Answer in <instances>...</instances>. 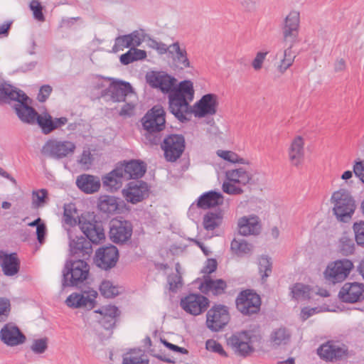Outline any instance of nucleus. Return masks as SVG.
I'll return each mask as SVG.
<instances>
[{
  "label": "nucleus",
  "instance_id": "nucleus-1",
  "mask_svg": "<svg viewBox=\"0 0 364 364\" xmlns=\"http://www.w3.org/2000/svg\"><path fill=\"white\" fill-rule=\"evenodd\" d=\"M166 113L163 107L159 105L154 106L141 118V122L144 129L145 139L151 145H159L161 138L163 137L161 132L166 127Z\"/></svg>",
  "mask_w": 364,
  "mask_h": 364
},
{
  "label": "nucleus",
  "instance_id": "nucleus-2",
  "mask_svg": "<svg viewBox=\"0 0 364 364\" xmlns=\"http://www.w3.org/2000/svg\"><path fill=\"white\" fill-rule=\"evenodd\" d=\"M146 82L151 88L160 91H194V84L190 80L177 83V79L164 71L152 70L147 72Z\"/></svg>",
  "mask_w": 364,
  "mask_h": 364
},
{
  "label": "nucleus",
  "instance_id": "nucleus-3",
  "mask_svg": "<svg viewBox=\"0 0 364 364\" xmlns=\"http://www.w3.org/2000/svg\"><path fill=\"white\" fill-rule=\"evenodd\" d=\"M16 102L14 108L18 117L23 122L33 124L39 115L30 104L32 100L26 92H0V105Z\"/></svg>",
  "mask_w": 364,
  "mask_h": 364
},
{
  "label": "nucleus",
  "instance_id": "nucleus-4",
  "mask_svg": "<svg viewBox=\"0 0 364 364\" xmlns=\"http://www.w3.org/2000/svg\"><path fill=\"white\" fill-rule=\"evenodd\" d=\"M262 339L258 328L245 330L232 335L228 339V344L237 355L247 357L255 351V346L261 344Z\"/></svg>",
  "mask_w": 364,
  "mask_h": 364
},
{
  "label": "nucleus",
  "instance_id": "nucleus-5",
  "mask_svg": "<svg viewBox=\"0 0 364 364\" xmlns=\"http://www.w3.org/2000/svg\"><path fill=\"white\" fill-rule=\"evenodd\" d=\"M62 287H77L84 282L89 276L90 266L86 259L67 260L62 271Z\"/></svg>",
  "mask_w": 364,
  "mask_h": 364
},
{
  "label": "nucleus",
  "instance_id": "nucleus-6",
  "mask_svg": "<svg viewBox=\"0 0 364 364\" xmlns=\"http://www.w3.org/2000/svg\"><path fill=\"white\" fill-rule=\"evenodd\" d=\"M168 94V109L175 117L181 122L184 123L191 120V115L193 114L187 97L193 100L194 92H167Z\"/></svg>",
  "mask_w": 364,
  "mask_h": 364
},
{
  "label": "nucleus",
  "instance_id": "nucleus-7",
  "mask_svg": "<svg viewBox=\"0 0 364 364\" xmlns=\"http://www.w3.org/2000/svg\"><path fill=\"white\" fill-rule=\"evenodd\" d=\"M331 199L335 201L333 213L336 218L341 222H348L355 209V201L350 193L341 189L333 193Z\"/></svg>",
  "mask_w": 364,
  "mask_h": 364
},
{
  "label": "nucleus",
  "instance_id": "nucleus-8",
  "mask_svg": "<svg viewBox=\"0 0 364 364\" xmlns=\"http://www.w3.org/2000/svg\"><path fill=\"white\" fill-rule=\"evenodd\" d=\"M161 149L164 151V159L168 162L176 161L183 154L186 148L185 137L182 134H170L161 138Z\"/></svg>",
  "mask_w": 364,
  "mask_h": 364
},
{
  "label": "nucleus",
  "instance_id": "nucleus-9",
  "mask_svg": "<svg viewBox=\"0 0 364 364\" xmlns=\"http://www.w3.org/2000/svg\"><path fill=\"white\" fill-rule=\"evenodd\" d=\"M78 225L85 238L91 243L97 245L105 239L102 223L95 220V215H82L79 218Z\"/></svg>",
  "mask_w": 364,
  "mask_h": 364
},
{
  "label": "nucleus",
  "instance_id": "nucleus-10",
  "mask_svg": "<svg viewBox=\"0 0 364 364\" xmlns=\"http://www.w3.org/2000/svg\"><path fill=\"white\" fill-rule=\"evenodd\" d=\"M317 354L323 360L338 362L348 357V347L336 340H329L317 348Z\"/></svg>",
  "mask_w": 364,
  "mask_h": 364
},
{
  "label": "nucleus",
  "instance_id": "nucleus-11",
  "mask_svg": "<svg viewBox=\"0 0 364 364\" xmlns=\"http://www.w3.org/2000/svg\"><path fill=\"white\" fill-rule=\"evenodd\" d=\"M237 309L244 316L257 314L261 308V298L252 289L240 291L235 300Z\"/></svg>",
  "mask_w": 364,
  "mask_h": 364
},
{
  "label": "nucleus",
  "instance_id": "nucleus-12",
  "mask_svg": "<svg viewBox=\"0 0 364 364\" xmlns=\"http://www.w3.org/2000/svg\"><path fill=\"white\" fill-rule=\"evenodd\" d=\"M229 309L223 304H215L206 314V326L213 332H218L229 323Z\"/></svg>",
  "mask_w": 364,
  "mask_h": 364
},
{
  "label": "nucleus",
  "instance_id": "nucleus-13",
  "mask_svg": "<svg viewBox=\"0 0 364 364\" xmlns=\"http://www.w3.org/2000/svg\"><path fill=\"white\" fill-rule=\"evenodd\" d=\"M353 267V262L348 259H338L328 264L323 274L329 283L336 284L343 282Z\"/></svg>",
  "mask_w": 364,
  "mask_h": 364
},
{
  "label": "nucleus",
  "instance_id": "nucleus-14",
  "mask_svg": "<svg viewBox=\"0 0 364 364\" xmlns=\"http://www.w3.org/2000/svg\"><path fill=\"white\" fill-rule=\"evenodd\" d=\"M132 231V224L128 220L112 219L109 223V237L114 243L124 244L130 240Z\"/></svg>",
  "mask_w": 364,
  "mask_h": 364
},
{
  "label": "nucleus",
  "instance_id": "nucleus-15",
  "mask_svg": "<svg viewBox=\"0 0 364 364\" xmlns=\"http://www.w3.org/2000/svg\"><path fill=\"white\" fill-rule=\"evenodd\" d=\"M67 230L70 253L74 259H89L92 253V243L90 241H88L83 236H73V231L70 228Z\"/></svg>",
  "mask_w": 364,
  "mask_h": 364
},
{
  "label": "nucleus",
  "instance_id": "nucleus-16",
  "mask_svg": "<svg viewBox=\"0 0 364 364\" xmlns=\"http://www.w3.org/2000/svg\"><path fill=\"white\" fill-rule=\"evenodd\" d=\"M122 193L127 202L136 204L149 197V186L144 181L136 180L128 183Z\"/></svg>",
  "mask_w": 364,
  "mask_h": 364
},
{
  "label": "nucleus",
  "instance_id": "nucleus-17",
  "mask_svg": "<svg viewBox=\"0 0 364 364\" xmlns=\"http://www.w3.org/2000/svg\"><path fill=\"white\" fill-rule=\"evenodd\" d=\"M75 149V145L72 141L50 139L43 146L41 153L52 158L62 159L73 153Z\"/></svg>",
  "mask_w": 364,
  "mask_h": 364
},
{
  "label": "nucleus",
  "instance_id": "nucleus-18",
  "mask_svg": "<svg viewBox=\"0 0 364 364\" xmlns=\"http://www.w3.org/2000/svg\"><path fill=\"white\" fill-rule=\"evenodd\" d=\"M119 257V250L117 247L109 245L102 247L96 251L95 260L98 267L107 271L116 266Z\"/></svg>",
  "mask_w": 364,
  "mask_h": 364
},
{
  "label": "nucleus",
  "instance_id": "nucleus-19",
  "mask_svg": "<svg viewBox=\"0 0 364 364\" xmlns=\"http://www.w3.org/2000/svg\"><path fill=\"white\" fill-rule=\"evenodd\" d=\"M209 305V299L200 294H190L182 298L181 307L187 313L198 316L204 312Z\"/></svg>",
  "mask_w": 364,
  "mask_h": 364
},
{
  "label": "nucleus",
  "instance_id": "nucleus-20",
  "mask_svg": "<svg viewBox=\"0 0 364 364\" xmlns=\"http://www.w3.org/2000/svg\"><path fill=\"white\" fill-rule=\"evenodd\" d=\"M116 165L120 170L122 178L127 181L129 179L138 180L144 176L146 171V164L141 160L123 161Z\"/></svg>",
  "mask_w": 364,
  "mask_h": 364
},
{
  "label": "nucleus",
  "instance_id": "nucleus-21",
  "mask_svg": "<svg viewBox=\"0 0 364 364\" xmlns=\"http://www.w3.org/2000/svg\"><path fill=\"white\" fill-rule=\"evenodd\" d=\"M0 340L7 346L14 347L24 343L26 337L14 323L9 322L0 330Z\"/></svg>",
  "mask_w": 364,
  "mask_h": 364
},
{
  "label": "nucleus",
  "instance_id": "nucleus-22",
  "mask_svg": "<svg viewBox=\"0 0 364 364\" xmlns=\"http://www.w3.org/2000/svg\"><path fill=\"white\" fill-rule=\"evenodd\" d=\"M95 313L100 314V317L97 318L98 323L104 329L111 331L109 333L111 335L120 316L121 312L119 309L115 306L108 305L102 306L95 311Z\"/></svg>",
  "mask_w": 364,
  "mask_h": 364
},
{
  "label": "nucleus",
  "instance_id": "nucleus-23",
  "mask_svg": "<svg viewBox=\"0 0 364 364\" xmlns=\"http://www.w3.org/2000/svg\"><path fill=\"white\" fill-rule=\"evenodd\" d=\"M339 299L345 303L353 304L364 299V284L346 282L338 292Z\"/></svg>",
  "mask_w": 364,
  "mask_h": 364
},
{
  "label": "nucleus",
  "instance_id": "nucleus-24",
  "mask_svg": "<svg viewBox=\"0 0 364 364\" xmlns=\"http://www.w3.org/2000/svg\"><path fill=\"white\" fill-rule=\"evenodd\" d=\"M299 28V13L291 11L284 21L282 27L284 41L294 43L297 41Z\"/></svg>",
  "mask_w": 364,
  "mask_h": 364
},
{
  "label": "nucleus",
  "instance_id": "nucleus-25",
  "mask_svg": "<svg viewBox=\"0 0 364 364\" xmlns=\"http://www.w3.org/2000/svg\"><path fill=\"white\" fill-rule=\"evenodd\" d=\"M218 105L217 97L215 95L208 93L203 95L200 100L193 106L195 117L202 118L207 115H213L216 113Z\"/></svg>",
  "mask_w": 364,
  "mask_h": 364
},
{
  "label": "nucleus",
  "instance_id": "nucleus-26",
  "mask_svg": "<svg viewBox=\"0 0 364 364\" xmlns=\"http://www.w3.org/2000/svg\"><path fill=\"white\" fill-rule=\"evenodd\" d=\"M20 259L17 253H7L0 250V265L4 275L8 277L14 276L20 270Z\"/></svg>",
  "mask_w": 364,
  "mask_h": 364
},
{
  "label": "nucleus",
  "instance_id": "nucleus-27",
  "mask_svg": "<svg viewBox=\"0 0 364 364\" xmlns=\"http://www.w3.org/2000/svg\"><path fill=\"white\" fill-rule=\"evenodd\" d=\"M76 185L85 193L92 194L100 189V181L97 176L84 173L77 177Z\"/></svg>",
  "mask_w": 364,
  "mask_h": 364
},
{
  "label": "nucleus",
  "instance_id": "nucleus-28",
  "mask_svg": "<svg viewBox=\"0 0 364 364\" xmlns=\"http://www.w3.org/2000/svg\"><path fill=\"white\" fill-rule=\"evenodd\" d=\"M227 288V283L222 279H213L210 276H204V281L200 285V291L204 294L211 292L213 295L218 296L225 293Z\"/></svg>",
  "mask_w": 364,
  "mask_h": 364
},
{
  "label": "nucleus",
  "instance_id": "nucleus-29",
  "mask_svg": "<svg viewBox=\"0 0 364 364\" xmlns=\"http://www.w3.org/2000/svg\"><path fill=\"white\" fill-rule=\"evenodd\" d=\"M223 196L220 192L210 191L203 193L197 200L199 208L206 210L223 204Z\"/></svg>",
  "mask_w": 364,
  "mask_h": 364
},
{
  "label": "nucleus",
  "instance_id": "nucleus-30",
  "mask_svg": "<svg viewBox=\"0 0 364 364\" xmlns=\"http://www.w3.org/2000/svg\"><path fill=\"white\" fill-rule=\"evenodd\" d=\"M257 217L247 218L244 216L238 220V232L243 236L257 235L259 232L260 226Z\"/></svg>",
  "mask_w": 364,
  "mask_h": 364
},
{
  "label": "nucleus",
  "instance_id": "nucleus-31",
  "mask_svg": "<svg viewBox=\"0 0 364 364\" xmlns=\"http://www.w3.org/2000/svg\"><path fill=\"white\" fill-rule=\"evenodd\" d=\"M304 140L301 136H296L291 142L289 149V160L292 165L299 166L304 156Z\"/></svg>",
  "mask_w": 364,
  "mask_h": 364
},
{
  "label": "nucleus",
  "instance_id": "nucleus-32",
  "mask_svg": "<svg viewBox=\"0 0 364 364\" xmlns=\"http://www.w3.org/2000/svg\"><path fill=\"white\" fill-rule=\"evenodd\" d=\"M124 180L120 173V170L116 166L115 168L102 178V184L107 191L114 192L122 187Z\"/></svg>",
  "mask_w": 364,
  "mask_h": 364
},
{
  "label": "nucleus",
  "instance_id": "nucleus-33",
  "mask_svg": "<svg viewBox=\"0 0 364 364\" xmlns=\"http://www.w3.org/2000/svg\"><path fill=\"white\" fill-rule=\"evenodd\" d=\"M170 57L181 68H190V61L185 47L181 48L178 41L171 45Z\"/></svg>",
  "mask_w": 364,
  "mask_h": 364
},
{
  "label": "nucleus",
  "instance_id": "nucleus-34",
  "mask_svg": "<svg viewBox=\"0 0 364 364\" xmlns=\"http://www.w3.org/2000/svg\"><path fill=\"white\" fill-rule=\"evenodd\" d=\"M223 219V213L220 209L208 211L203 218V228L208 231L214 230L222 224Z\"/></svg>",
  "mask_w": 364,
  "mask_h": 364
},
{
  "label": "nucleus",
  "instance_id": "nucleus-35",
  "mask_svg": "<svg viewBox=\"0 0 364 364\" xmlns=\"http://www.w3.org/2000/svg\"><path fill=\"white\" fill-rule=\"evenodd\" d=\"M97 207L103 213L114 214L119 210L118 198L112 196H102L99 198Z\"/></svg>",
  "mask_w": 364,
  "mask_h": 364
},
{
  "label": "nucleus",
  "instance_id": "nucleus-36",
  "mask_svg": "<svg viewBox=\"0 0 364 364\" xmlns=\"http://www.w3.org/2000/svg\"><path fill=\"white\" fill-rule=\"evenodd\" d=\"M226 177L230 181L243 186L250 183L252 180V175L243 168L226 171Z\"/></svg>",
  "mask_w": 364,
  "mask_h": 364
},
{
  "label": "nucleus",
  "instance_id": "nucleus-37",
  "mask_svg": "<svg viewBox=\"0 0 364 364\" xmlns=\"http://www.w3.org/2000/svg\"><path fill=\"white\" fill-rule=\"evenodd\" d=\"M291 338V333L285 327L274 330L270 335V342L273 346L287 344Z\"/></svg>",
  "mask_w": 364,
  "mask_h": 364
},
{
  "label": "nucleus",
  "instance_id": "nucleus-38",
  "mask_svg": "<svg viewBox=\"0 0 364 364\" xmlns=\"http://www.w3.org/2000/svg\"><path fill=\"white\" fill-rule=\"evenodd\" d=\"M36 123L41 129V132L48 135L54 131V124L53 123V117L48 112L39 114Z\"/></svg>",
  "mask_w": 364,
  "mask_h": 364
},
{
  "label": "nucleus",
  "instance_id": "nucleus-39",
  "mask_svg": "<svg viewBox=\"0 0 364 364\" xmlns=\"http://www.w3.org/2000/svg\"><path fill=\"white\" fill-rule=\"evenodd\" d=\"M252 248V245L247 242L245 240H237L235 238L230 245L232 252L240 257L249 254Z\"/></svg>",
  "mask_w": 364,
  "mask_h": 364
},
{
  "label": "nucleus",
  "instance_id": "nucleus-40",
  "mask_svg": "<svg viewBox=\"0 0 364 364\" xmlns=\"http://www.w3.org/2000/svg\"><path fill=\"white\" fill-rule=\"evenodd\" d=\"M311 289L309 285L302 283H296L291 288L292 297L296 300H306L310 298Z\"/></svg>",
  "mask_w": 364,
  "mask_h": 364
},
{
  "label": "nucleus",
  "instance_id": "nucleus-41",
  "mask_svg": "<svg viewBox=\"0 0 364 364\" xmlns=\"http://www.w3.org/2000/svg\"><path fill=\"white\" fill-rule=\"evenodd\" d=\"M97 296V292L95 290L90 291V294L84 296L83 294H78L77 304L76 306L78 308H85L87 310L92 309L96 304L95 299Z\"/></svg>",
  "mask_w": 364,
  "mask_h": 364
},
{
  "label": "nucleus",
  "instance_id": "nucleus-42",
  "mask_svg": "<svg viewBox=\"0 0 364 364\" xmlns=\"http://www.w3.org/2000/svg\"><path fill=\"white\" fill-rule=\"evenodd\" d=\"M272 264L271 259L267 256H262L259 260V272L261 275L262 282L266 281V279L272 273Z\"/></svg>",
  "mask_w": 364,
  "mask_h": 364
},
{
  "label": "nucleus",
  "instance_id": "nucleus-43",
  "mask_svg": "<svg viewBox=\"0 0 364 364\" xmlns=\"http://www.w3.org/2000/svg\"><path fill=\"white\" fill-rule=\"evenodd\" d=\"M100 291L105 298H114L119 294L118 287L109 280H104L100 286Z\"/></svg>",
  "mask_w": 364,
  "mask_h": 364
},
{
  "label": "nucleus",
  "instance_id": "nucleus-44",
  "mask_svg": "<svg viewBox=\"0 0 364 364\" xmlns=\"http://www.w3.org/2000/svg\"><path fill=\"white\" fill-rule=\"evenodd\" d=\"M28 225L36 228L37 240L40 244H43L45 241L47 232L46 224L42 222V220L40 218H38L35 220L29 223Z\"/></svg>",
  "mask_w": 364,
  "mask_h": 364
},
{
  "label": "nucleus",
  "instance_id": "nucleus-45",
  "mask_svg": "<svg viewBox=\"0 0 364 364\" xmlns=\"http://www.w3.org/2000/svg\"><path fill=\"white\" fill-rule=\"evenodd\" d=\"M355 250L354 242L346 235H343L339 240V250L343 255H349L353 253Z\"/></svg>",
  "mask_w": 364,
  "mask_h": 364
},
{
  "label": "nucleus",
  "instance_id": "nucleus-46",
  "mask_svg": "<svg viewBox=\"0 0 364 364\" xmlns=\"http://www.w3.org/2000/svg\"><path fill=\"white\" fill-rule=\"evenodd\" d=\"M293 45L294 43H290L289 46L284 50V58L282 60L281 64L279 66V70L282 73L287 70L294 60L296 56L291 53Z\"/></svg>",
  "mask_w": 364,
  "mask_h": 364
},
{
  "label": "nucleus",
  "instance_id": "nucleus-47",
  "mask_svg": "<svg viewBox=\"0 0 364 364\" xmlns=\"http://www.w3.org/2000/svg\"><path fill=\"white\" fill-rule=\"evenodd\" d=\"M73 213H76V208L73 204L70 203L64 205L63 222L70 227L77 225V220L73 215Z\"/></svg>",
  "mask_w": 364,
  "mask_h": 364
},
{
  "label": "nucleus",
  "instance_id": "nucleus-48",
  "mask_svg": "<svg viewBox=\"0 0 364 364\" xmlns=\"http://www.w3.org/2000/svg\"><path fill=\"white\" fill-rule=\"evenodd\" d=\"M48 347V338L47 337L34 339L32 345L31 346V350L35 354L44 353Z\"/></svg>",
  "mask_w": 364,
  "mask_h": 364
},
{
  "label": "nucleus",
  "instance_id": "nucleus-49",
  "mask_svg": "<svg viewBox=\"0 0 364 364\" xmlns=\"http://www.w3.org/2000/svg\"><path fill=\"white\" fill-rule=\"evenodd\" d=\"M11 312V303L9 299L0 297V323L6 321Z\"/></svg>",
  "mask_w": 364,
  "mask_h": 364
},
{
  "label": "nucleus",
  "instance_id": "nucleus-50",
  "mask_svg": "<svg viewBox=\"0 0 364 364\" xmlns=\"http://www.w3.org/2000/svg\"><path fill=\"white\" fill-rule=\"evenodd\" d=\"M358 245L364 247V221L355 223L353 226Z\"/></svg>",
  "mask_w": 364,
  "mask_h": 364
},
{
  "label": "nucleus",
  "instance_id": "nucleus-51",
  "mask_svg": "<svg viewBox=\"0 0 364 364\" xmlns=\"http://www.w3.org/2000/svg\"><path fill=\"white\" fill-rule=\"evenodd\" d=\"M125 37L129 39V45L132 48L139 46L144 39V33L139 31H134L131 33L127 34Z\"/></svg>",
  "mask_w": 364,
  "mask_h": 364
},
{
  "label": "nucleus",
  "instance_id": "nucleus-52",
  "mask_svg": "<svg viewBox=\"0 0 364 364\" xmlns=\"http://www.w3.org/2000/svg\"><path fill=\"white\" fill-rule=\"evenodd\" d=\"M30 9L33 11V17L39 21H44L45 16L43 14V6L38 0H32L29 4Z\"/></svg>",
  "mask_w": 364,
  "mask_h": 364
},
{
  "label": "nucleus",
  "instance_id": "nucleus-53",
  "mask_svg": "<svg viewBox=\"0 0 364 364\" xmlns=\"http://www.w3.org/2000/svg\"><path fill=\"white\" fill-rule=\"evenodd\" d=\"M205 347L209 351L217 353L223 357H228V354L224 350L222 345L215 340H208L205 343Z\"/></svg>",
  "mask_w": 364,
  "mask_h": 364
},
{
  "label": "nucleus",
  "instance_id": "nucleus-54",
  "mask_svg": "<svg viewBox=\"0 0 364 364\" xmlns=\"http://www.w3.org/2000/svg\"><path fill=\"white\" fill-rule=\"evenodd\" d=\"M112 91H134L132 86L129 82L122 80L112 78Z\"/></svg>",
  "mask_w": 364,
  "mask_h": 364
},
{
  "label": "nucleus",
  "instance_id": "nucleus-55",
  "mask_svg": "<svg viewBox=\"0 0 364 364\" xmlns=\"http://www.w3.org/2000/svg\"><path fill=\"white\" fill-rule=\"evenodd\" d=\"M168 283L169 290L172 292H176L183 286L182 277L181 274H171L168 277Z\"/></svg>",
  "mask_w": 364,
  "mask_h": 364
},
{
  "label": "nucleus",
  "instance_id": "nucleus-56",
  "mask_svg": "<svg viewBox=\"0 0 364 364\" xmlns=\"http://www.w3.org/2000/svg\"><path fill=\"white\" fill-rule=\"evenodd\" d=\"M48 197V191L46 189H41L33 193V204L35 208L43 205Z\"/></svg>",
  "mask_w": 364,
  "mask_h": 364
},
{
  "label": "nucleus",
  "instance_id": "nucleus-57",
  "mask_svg": "<svg viewBox=\"0 0 364 364\" xmlns=\"http://www.w3.org/2000/svg\"><path fill=\"white\" fill-rule=\"evenodd\" d=\"M112 77H100L95 82V88L100 91H112Z\"/></svg>",
  "mask_w": 364,
  "mask_h": 364
},
{
  "label": "nucleus",
  "instance_id": "nucleus-58",
  "mask_svg": "<svg viewBox=\"0 0 364 364\" xmlns=\"http://www.w3.org/2000/svg\"><path fill=\"white\" fill-rule=\"evenodd\" d=\"M125 36L126 35L119 36L115 38L114 45L112 48L114 52L123 50L124 48H132V46L129 45V39Z\"/></svg>",
  "mask_w": 364,
  "mask_h": 364
},
{
  "label": "nucleus",
  "instance_id": "nucleus-59",
  "mask_svg": "<svg viewBox=\"0 0 364 364\" xmlns=\"http://www.w3.org/2000/svg\"><path fill=\"white\" fill-rule=\"evenodd\" d=\"M223 191L225 193L230 195H239L243 193V191L241 188L236 186L235 184H232L231 181L224 182L223 183Z\"/></svg>",
  "mask_w": 364,
  "mask_h": 364
},
{
  "label": "nucleus",
  "instance_id": "nucleus-60",
  "mask_svg": "<svg viewBox=\"0 0 364 364\" xmlns=\"http://www.w3.org/2000/svg\"><path fill=\"white\" fill-rule=\"evenodd\" d=\"M267 52H258L252 63V65L255 70H259L262 68V63L267 55Z\"/></svg>",
  "mask_w": 364,
  "mask_h": 364
},
{
  "label": "nucleus",
  "instance_id": "nucleus-61",
  "mask_svg": "<svg viewBox=\"0 0 364 364\" xmlns=\"http://www.w3.org/2000/svg\"><path fill=\"white\" fill-rule=\"evenodd\" d=\"M217 154L224 160L231 163H234V161L237 160V154L231 151L218 150Z\"/></svg>",
  "mask_w": 364,
  "mask_h": 364
},
{
  "label": "nucleus",
  "instance_id": "nucleus-62",
  "mask_svg": "<svg viewBox=\"0 0 364 364\" xmlns=\"http://www.w3.org/2000/svg\"><path fill=\"white\" fill-rule=\"evenodd\" d=\"M161 342L164 345V346H166L167 348L172 351L180 353L181 354L185 355H187L188 353V350L185 348H182L171 343H169L166 339L161 338Z\"/></svg>",
  "mask_w": 364,
  "mask_h": 364
},
{
  "label": "nucleus",
  "instance_id": "nucleus-63",
  "mask_svg": "<svg viewBox=\"0 0 364 364\" xmlns=\"http://www.w3.org/2000/svg\"><path fill=\"white\" fill-rule=\"evenodd\" d=\"M217 266L218 263L215 259H208L202 272L205 274H210L216 270Z\"/></svg>",
  "mask_w": 364,
  "mask_h": 364
},
{
  "label": "nucleus",
  "instance_id": "nucleus-64",
  "mask_svg": "<svg viewBox=\"0 0 364 364\" xmlns=\"http://www.w3.org/2000/svg\"><path fill=\"white\" fill-rule=\"evenodd\" d=\"M122 364H149V360L142 357H125L123 358Z\"/></svg>",
  "mask_w": 364,
  "mask_h": 364
}]
</instances>
